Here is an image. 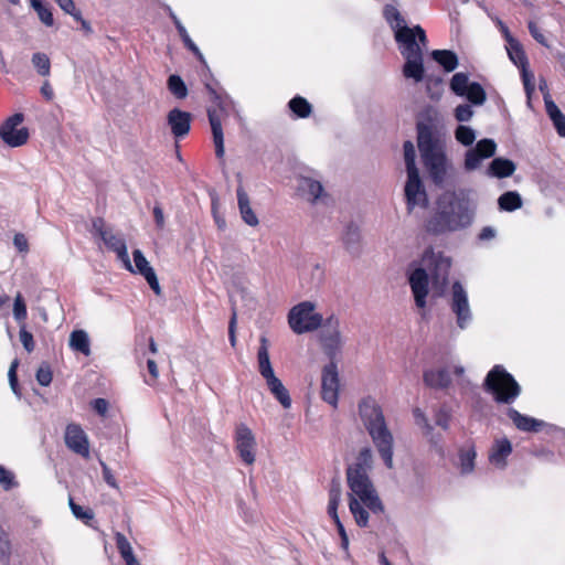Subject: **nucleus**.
<instances>
[{"instance_id":"obj_1","label":"nucleus","mask_w":565,"mask_h":565,"mask_svg":"<svg viewBox=\"0 0 565 565\" xmlns=\"http://www.w3.org/2000/svg\"><path fill=\"white\" fill-rule=\"evenodd\" d=\"M451 266L450 256L433 248L425 250L417 262L411 264L408 282L418 308H425L429 290L437 297L445 294Z\"/></svg>"},{"instance_id":"obj_2","label":"nucleus","mask_w":565,"mask_h":565,"mask_svg":"<svg viewBox=\"0 0 565 565\" xmlns=\"http://www.w3.org/2000/svg\"><path fill=\"white\" fill-rule=\"evenodd\" d=\"M473 194L465 189H449L438 195L435 213L427 221L426 227L434 233L458 231L469 226L475 216Z\"/></svg>"},{"instance_id":"obj_3","label":"nucleus","mask_w":565,"mask_h":565,"mask_svg":"<svg viewBox=\"0 0 565 565\" xmlns=\"http://www.w3.org/2000/svg\"><path fill=\"white\" fill-rule=\"evenodd\" d=\"M349 509L355 523L365 527L370 515L383 512L384 507L373 483H355L349 486Z\"/></svg>"},{"instance_id":"obj_4","label":"nucleus","mask_w":565,"mask_h":565,"mask_svg":"<svg viewBox=\"0 0 565 565\" xmlns=\"http://www.w3.org/2000/svg\"><path fill=\"white\" fill-rule=\"evenodd\" d=\"M417 146L430 178L436 183L443 182L448 169L443 143L433 138L431 130L428 127L419 126Z\"/></svg>"},{"instance_id":"obj_5","label":"nucleus","mask_w":565,"mask_h":565,"mask_svg":"<svg viewBox=\"0 0 565 565\" xmlns=\"http://www.w3.org/2000/svg\"><path fill=\"white\" fill-rule=\"evenodd\" d=\"M362 420L376 444L386 466L393 468L392 444L393 438L386 428L381 408L371 402H364L360 406Z\"/></svg>"},{"instance_id":"obj_6","label":"nucleus","mask_w":565,"mask_h":565,"mask_svg":"<svg viewBox=\"0 0 565 565\" xmlns=\"http://www.w3.org/2000/svg\"><path fill=\"white\" fill-rule=\"evenodd\" d=\"M286 321L289 330L295 335H303L320 330L324 318L316 301L302 300L289 308Z\"/></svg>"},{"instance_id":"obj_7","label":"nucleus","mask_w":565,"mask_h":565,"mask_svg":"<svg viewBox=\"0 0 565 565\" xmlns=\"http://www.w3.org/2000/svg\"><path fill=\"white\" fill-rule=\"evenodd\" d=\"M92 234L95 239L103 243L104 247L108 252H113L117 255V258L122 263L124 268L132 271V264L130 262L126 241L122 234L107 225L103 217H94L92 220Z\"/></svg>"},{"instance_id":"obj_8","label":"nucleus","mask_w":565,"mask_h":565,"mask_svg":"<svg viewBox=\"0 0 565 565\" xmlns=\"http://www.w3.org/2000/svg\"><path fill=\"white\" fill-rule=\"evenodd\" d=\"M320 386L321 398L332 408H337L341 391V380L338 363L333 359L321 369Z\"/></svg>"},{"instance_id":"obj_9","label":"nucleus","mask_w":565,"mask_h":565,"mask_svg":"<svg viewBox=\"0 0 565 565\" xmlns=\"http://www.w3.org/2000/svg\"><path fill=\"white\" fill-rule=\"evenodd\" d=\"M235 449L242 462L252 467L257 461L258 443L255 431L246 424H239L234 435Z\"/></svg>"},{"instance_id":"obj_10","label":"nucleus","mask_w":565,"mask_h":565,"mask_svg":"<svg viewBox=\"0 0 565 565\" xmlns=\"http://www.w3.org/2000/svg\"><path fill=\"white\" fill-rule=\"evenodd\" d=\"M486 384L500 402H510L519 395V385L514 379L498 367L488 374Z\"/></svg>"},{"instance_id":"obj_11","label":"nucleus","mask_w":565,"mask_h":565,"mask_svg":"<svg viewBox=\"0 0 565 565\" xmlns=\"http://www.w3.org/2000/svg\"><path fill=\"white\" fill-rule=\"evenodd\" d=\"M450 89L460 97H466L472 105L481 106L487 100V93L483 87L471 82L468 74L456 73L449 81Z\"/></svg>"},{"instance_id":"obj_12","label":"nucleus","mask_w":565,"mask_h":565,"mask_svg":"<svg viewBox=\"0 0 565 565\" xmlns=\"http://www.w3.org/2000/svg\"><path fill=\"white\" fill-rule=\"evenodd\" d=\"M318 335V342L321 345L323 352L333 356L341 350L344 343V337L341 328V322L338 318L331 316L323 322Z\"/></svg>"},{"instance_id":"obj_13","label":"nucleus","mask_w":565,"mask_h":565,"mask_svg":"<svg viewBox=\"0 0 565 565\" xmlns=\"http://www.w3.org/2000/svg\"><path fill=\"white\" fill-rule=\"evenodd\" d=\"M24 121L22 113H15L8 117L0 126L1 140L11 148H17L25 145L29 140L30 134L26 127H20Z\"/></svg>"},{"instance_id":"obj_14","label":"nucleus","mask_w":565,"mask_h":565,"mask_svg":"<svg viewBox=\"0 0 565 565\" xmlns=\"http://www.w3.org/2000/svg\"><path fill=\"white\" fill-rule=\"evenodd\" d=\"M394 38L399 45L402 56L424 54V46L426 45L427 39L422 26H407L406 29L396 32Z\"/></svg>"},{"instance_id":"obj_15","label":"nucleus","mask_w":565,"mask_h":565,"mask_svg":"<svg viewBox=\"0 0 565 565\" xmlns=\"http://www.w3.org/2000/svg\"><path fill=\"white\" fill-rule=\"evenodd\" d=\"M64 443L68 450L84 458H90L89 439L79 424L70 423L65 427Z\"/></svg>"},{"instance_id":"obj_16","label":"nucleus","mask_w":565,"mask_h":565,"mask_svg":"<svg viewBox=\"0 0 565 565\" xmlns=\"http://www.w3.org/2000/svg\"><path fill=\"white\" fill-rule=\"evenodd\" d=\"M405 196L407 201V210L409 213L415 212L417 209H426L428 205V198L422 179L418 173H407L405 183Z\"/></svg>"},{"instance_id":"obj_17","label":"nucleus","mask_w":565,"mask_h":565,"mask_svg":"<svg viewBox=\"0 0 565 565\" xmlns=\"http://www.w3.org/2000/svg\"><path fill=\"white\" fill-rule=\"evenodd\" d=\"M497 151V143L492 139H481L466 152L463 168L466 171H475L482 164V160L491 158Z\"/></svg>"},{"instance_id":"obj_18","label":"nucleus","mask_w":565,"mask_h":565,"mask_svg":"<svg viewBox=\"0 0 565 565\" xmlns=\"http://www.w3.org/2000/svg\"><path fill=\"white\" fill-rule=\"evenodd\" d=\"M373 465L372 452L370 449H362L355 461L349 467L347 472L348 486L360 484V483H372L367 472L371 470Z\"/></svg>"},{"instance_id":"obj_19","label":"nucleus","mask_w":565,"mask_h":565,"mask_svg":"<svg viewBox=\"0 0 565 565\" xmlns=\"http://www.w3.org/2000/svg\"><path fill=\"white\" fill-rule=\"evenodd\" d=\"M405 63L402 67V74L406 79L414 84L420 83L425 77L424 54L403 56Z\"/></svg>"},{"instance_id":"obj_20","label":"nucleus","mask_w":565,"mask_h":565,"mask_svg":"<svg viewBox=\"0 0 565 565\" xmlns=\"http://www.w3.org/2000/svg\"><path fill=\"white\" fill-rule=\"evenodd\" d=\"M452 308L458 317L460 327L469 318V303L467 292L459 282H455L451 288Z\"/></svg>"},{"instance_id":"obj_21","label":"nucleus","mask_w":565,"mask_h":565,"mask_svg":"<svg viewBox=\"0 0 565 565\" xmlns=\"http://www.w3.org/2000/svg\"><path fill=\"white\" fill-rule=\"evenodd\" d=\"M298 191L303 199L311 203L322 201L327 196L322 184L307 177L299 180Z\"/></svg>"},{"instance_id":"obj_22","label":"nucleus","mask_w":565,"mask_h":565,"mask_svg":"<svg viewBox=\"0 0 565 565\" xmlns=\"http://www.w3.org/2000/svg\"><path fill=\"white\" fill-rule=\"evenodd\" d=\"M191 115L180 109H172L168 115V124L175 137H183L190 130Z\"/></svg>"},{"instance_id":"obj_23","label":"nucleus","mask_w":565,"mask_h":565,"mask_svg":"<svg viewBox=\"0 0 565 565\" xmlns=\"http://www.w3.org/2000/svg\"><path fill=\"white\" fill-rule=\"evenodd\" d=\"M505 41L508 43L507 51L510 60L521 68L529 66V62L525 55V52L520 44L509 32L507 28L502 29Z\"/></svg>"},{"instance_id":"obj_24","label":"nucleus","mask_w":565,"mask_h":565,"mask_svg":"<svg viewBox=\"0 0 565 565\" xmlns=\"http://www.w3.org/2000/svg\"><path fill=\"white\" fill-rule=\"evenodd\" d=\"M266 386L269 392L274 395V397L279 402V404L285 408L289 409L291 407V397L289 395L288 390L284 385L278 376H273L270 379L265 380Z\"/></svg>"},{"instance_id":"obj_25","label":"nucleus","mask_w":565,"mask_h":565,"mask_svg":"<svg viewBox=\"0 0 565 565\" xmlns=\"http://www.w3.org/2000/svg\"><path fill=\"white\" fill-rule=\"evenodd\" d=\"M257 364L258 371L264 380L276 376L275 370L270 361L268 341L266 338H263L260 340V347L257 352Z\"/></svg>"},{"instance_id":"obj_26","label":"nucleus","mask_w":565,"mask_h":565,"mask_svg":"<svg viewBox=\"0 0 565 565\" xmlns=\"http://www.w3.org/2000/svg\"><path fill=\"white\" fill-rule=\"evenodd\" d=\"M424 382L430 387H448L451 383L449 372L444 367H435L425 371Z\"/></svg>"},{"instance_id":"obj_27","label":"nucleus","mask_w":565,"mask_h":565,"mask_svg":"<svg viewBox=\"0 0 565 565\" xmlns=\"http://www.w3.org/2000/svg\"><path fill=\"white\" fill-rule=\"evenodd\" d=\"M238 207L244 222L250 226L256 227L259 224V220L252 207L247 193L243 190L237 191Z\"/></svg>"},{"instance_id":"obj_28","label":"nucleus","mask_w":565,"mask_h":565,"mask_svg":"<svg viewBox=\"0 0 565 565\" xmlns=\"http://www.w3.org/2000/svg\"><path fill=\"white\" fill-rule=\"evenodd\" d=\"M515 163L510 159L495 158L488 167V174L495 178H508L515 172Z\"/></svg>"},{"instance_id":"obj_29","label":"nucleus","mask_w":565,"mask_h":565,"mask_svg":"<svg viewBox=\"0 0 565 565\" xmlns=\"http://www.w3.org/2000/svg\"><path fill=\"white\" fill-rule=\"evenodd\" d=\"M545 108L546 113L553 121L558 135L565 138V116L556 104L545 95Z\"/></svg>"},{"instance_id":"obj_30","label":"nucleus","mask_w":565,"mask_h":565,"mask_svg":"<svg viewBox=\"0 0 565 565\" xmlns=\"http://www.w3.org/2000/svg\"><path fill=\"white\" fill-rule=\"evenodd\" d=\"M512 447L508 439H500L493 446L492 452L490 455V461L497 467H504L505 459L511 454Z\"/></svg>"},{"instance_id":"obj_31","label":"nucleus","mask_w":565,"mask_h":565,"mask_svg":"<svg viewBox=\"0 0 565 565\" xmlns=\"http://www.w3.org/2000/svg\"><path fill=\"white\" fill-rule=\"evenodd\" d=\"M383 15L386 22L390 24L391 29L393 30L394 34H396V32H399V30H404L407 28L405 19L403 18L402 13L395 6H385L383 10Z\"/></svg>"},{"instance_id":"obj_32","label":"nucleus","mask_w":565,"mask_h":565,"mask_svg":"<svg viewBox=\"0 0 565 565\" xmlns=\"http://www.w3.org/2000/svg\"><path fill=\"white\" fill-rule=\"evenodd\" d=\"M115 541L117 550L120 553L121 557L125 559L126 565H140L138 559L134 555L132 547L129 541L122 533L117 532L115 535Z\"/></svg>"},{"instance_id":"obj_33","label":"nucleus","mask_w":565,"mask_h":565,"mask_svg":"<svg viewBox=\"0 0 565 565\" xmlns=\"http://www.w3.org/2000/svg\"><path fill=\"white\" fill-rule=\"evenodd\" d=\"M209 117L216 148V154L217 157H222L224 154V138L222 131V122L220 117L214 111H209Z\"/></svg>"},{"instance_id":"obj_34","label":"nucleus","mask_w":565,"mask_h":565,"mask_svg":"<svg viewBox=\"0 0 565 565\" xmlns=\"http://www.w3.org/2000/svg\"><path fill=\"white\" fill-rule=\"evenodd\" d=\"M431 56L446 72H452L458 66V57L452 51L436 50L431 53Z\"/></svg>"},{"instance_id":"obj_35","label":"nucleus","mask_w":565,"mask_h":565,"mask_svg":"<svg viewBox=\"0 0 565 565\" xmlns=\"http://www.w3.org/2000/svg\"><path fill=\"white\" fill-rule=\"evenodd\" d=\"M70 347L86 356L90 354L89 339L84 330H74L71 333Z\"/></svg>"},{"instance_id":"obj_36","label":"nucleus","mask_w":565,"mask_h":565,"mask_svg":"<svg viewBox=\"0 0 565 565\" xmlns=\"http://www.w3.org/2000/svg\"><path fill=\"white\" fill-rule=\"evenodd\" d=\"M498 204L501 210L512 212L522 207L523 201L521 195L515 191H508L503 193L499 200Z\"/></svg>"},{"instance_id":"obj_37","label":"nucleus","mask_w":565,"mask_h":565,"mask_svg":"<svg viewBox=\"0 0 565 565\" xmlns=\"http://www.w3.org/2000/svg\"><path fill=\"white\" fill-rule=\"evenodd\" d=\"M31 7L38 13L40 21L46 26H53L54 18L52 11L47 4L43 2V0H30Z\"/></svg>"},{"instance_id":"obj_38","label":"nucleus","mask_w":565,"mask_h":565,"mask_svg":"<svg viewBox=\"0 0 565 565\" xmlns=\"http://www.w3.org/2000/svg\"><path fill=\"white\" fill-rule=\"evenodd\" d=\"M509 414L515 426L522 430H536L541 426L535 419L525 417L516 411H510Z\"/></svg>"},{"instance_id":"obj_39","label":"nucleus","mask_w":565,"mask_h":565,"mask_svg":"<svg viewBox=\"0 0 565 565\" xmlns=\"http://www.w3.org/2000/svg\"><path fill=\"white\" fill-rule=\"evenodd\" d=\"M143 278L148 282L150 288L153 290L156 296L160 297L162 295V288L160 286L158 276H157L154 269L151 266H149V264L146 262L145 258H143Z\"/></svg>"},{"instance_id":"obj_40","label":"nucleus","mask_w":565,"mask_h":565,"mask_svg":"<svg viewBox=\"0 0 565 565\" xmlns=\"http://www.w3.org/2000/svg\"><path fill=\"white\" fill-rule=\"evenodd\" d=\"M32 64L36 68L38 73L42 76H49L51 72V62L45 53H34L32 55Z\"/></svg>"},{"instance_id":"obj_41","label":"nucleus","mask_w":565,"mask_h":565,"mask_svg":"<svg viewBox=\"0 0 565 565\" xmlns=\"http://www.w3.org/2000/svg\"><path fill=\"white\" fill-rule=\"evenodd\" d=\"M404 159L406 163L407 173H418V169L416 167V151L413 142L406 141L404 143Z\"/></svg>"},{"instance_id":"obj_42","label":"nucleus","mask_w":565,"mask_h":565,"mask_svg":"<svg viewBox=\"0 0 565 565\" xmlns=\"http://www.w3.org/2000/svg\"><path fill=\"white\" fill-rule=\"evenodd\" d=\"M404 159L406 163L407 173H418V169L416 167V151L413 142L406 141L404 143Z\"/></svg>"},{"instance_id":"obj_43","label":"nucleus","mask_w":565,"mask_h":565,"mask_svg":"<svg viewBox=\"0 0 565 565\" xmlns=\"http://www.w3.org/2000/svg\"><path fill=\"white\" fill-rule=\"evenodd\" d=\"M476 451L472 448L461 450L460 470L462 473H470L475 469Z\"/></svg>"},{"instance_id":"obj_44","label":"nucleus","mask_w":565,"mask_h":565,"mask_svg":"<svg viewBox=\"0 0 565 565\" xmlns=\"http://www.w3.org/2000/svg\"><path fill=\"white\" fill-rule=\"evenodd\" d=\"M455 137L456 140L463 146H471L476 140V134L473 129L462 125L456 129Z\"/></svg>"},{"instance_id":"obj_45","label":"nucleus","mask_w":565,"mask_h":565,"mask_svg":"<svg viewBox=\"0 0 565 565\" xmlns=\"http://www.w3.org/2000/svg\"><path fill=\"white\" fill-rule=\"evenodd\" d=\"M289 106L291 110L299 117H308L311 113V106L306 99L301 97L291 99Z\"/></svg>"},{"instance_id":"obj_46","label":"nucleus","mask_w":565,"mask_h":565,"mask_svg":"<svg viewBox=\"0 0 565 565\" xmlns=\"http://www.w3.org/2000/svg\"><path fill=\"white\" fill-rule=\"evenodd\" d=\"M13 316L14 319L21 324L24 323V320L26 319L28 316L26 305L23 299V296L20 292H18V295L14 298Z\"/></svg>"},{"instance_id":"obj_47","label":"nucleus","mask_w":565,"mask_h":565,"mask_svg":"<svg viewBox=\"0 0 565 565\" xmlns=\"http://www.w3.org/2000/svg\"><path fill=\"white\" fill-rule=\"evenodd\" d=\"M11 557V542L4 530L0 533V563L9 565Z\"/></svg>"},{"instance_id":"obj_48","label":"nucleus","mask_w":565,"mask_h":565,"mask_svg":"<svg viewBox=\"0 0 565 565\" xmlns=\"http://www.w3.org/2000/svg\"><path fill=\"white\" fill-rule=\"evenodd\" d=\"M72 513L79 520H82L85 524H88L89 521L94 519V513L90 509L84 510L81 505L76 504L73 498H70L68 501Z\"/></svg>"},{"instance_id":"obj_49","label":"nucleus","mask_w":565,"mask_h":565,"mask_svg":"<svg viewBox=\"0 0 565 565\" xmlns=\"http://www.w3.org/2000/svg\"><path fill=\"white\" fill-rule=\"evenodd\" d=\"M169 88L178 98H184L188 95L184 82L177 75L170 76Z\"/></svg>"},{"instance_id":"obj_50","label":"nucleus","mask_w":565,"mask_h":565,"mask_svg":"<svg viewBox=\"0 0 565 565\" xmlns=\"http://www.w3.org/2000/svg\"><path fill=\"white\" fill-rule=\"evenodd\" d=\"M19 338L26 352L31 353L34 351L35 342L33 339V334L26 330L25 323H22L20 326Z\"/></svg>"},{"instance_id":"obj_51","label":"nucleus","mask_w":565,"mask_h":565,"mask_svg":"<svg viewBox=\"0 0 565 565\" xmlns=\"http://www.w3.org/2000/svg\"><path fill=\"white\" fill-rule=\"evenodd\" d=\"M0 484L6 491L11 490L18 486V482L14 479V475L3 466H0Z\"/></svg>"},{"instance_id":"obj_52","label":"nucleus","mask_w":565,"mask_h":565,"mask_svg":"<svg viewBox=\"0 0 565 565\" xmlns=\"http://www.w3.org/2000/svg\"><path fill=\"white\" fill-rule=\"evenodd\" d=\"M340 500H341L340 490H333L330 495L328 511L331 514L334 523L340 522V518L338 514V507L340 504Z\"/></svg>"},{"instance_id":"obj_53","label":"nucleus","mask_w":565,"mask_h":565,"mask_svg":"<svg viewBox=\"0 0 565 565\" xmlns=\"http://www.w3.org/2000/svg\"><path fill=\"white\" fill-rule=\"evenodd\" d=\"M473 109L466 104L458 105L454 110L455 118L458 121H469L473 117Z\"/></svg>"},{"instance_id":"obj_54","label":"nucleus","mask_w":565,"mask_h":565,"mask_svg":"<svg viewBox=\"0 0 565 565\" xmlns=\"http://www.w3.org/2000/svg\"><path fill=\"white\" fill-rule=\"evenodd\" d=\"M53 374L49 365H42L36 371V381L42 386H49L52 382Z\"/></svg>"},{"instance_id":"obj_55","label":"nucleus","mask_w":565,"mask_h":565,"mask_svg":"<svg viewBox=\"0 0 565 565\" xmlns=\"http://www.w3.org/2000/svg\"><path fill=\"white\" fill-rule=\"evenodd\" d=\"M18 366H19V360L14 359L11 362V365L9 367L8 377H9V383H10V386H11L12 391L17 395H20L19 383H18V375H17Z\"/></svg>"},{"instance_id":"obj_56","label":"nucleus","mask_w":565,"mask_h":565,"mask_svg":"<svg viewBox=\"0 0 565 565\" xmlns=\"http://www.w3.org/2000/svg\"><path fill=\"white\" fill-rule=\"evenodd\" d=\"M521 74H522V79H523L524 88L526 92V96L529 99H531L532 94L534 92L533 74L529 70V66L521 68Z\"/></svg>"},{"instance_id":"obj_57","label":"nucleus","mask_w":565,"mask_h":565,"mask_svg":"<svg viewBox=\"0 0 565 565\" xmlns=\"http://www.w3.org/2000/svg\"><path fill=\"white\" fill-rule=\"evenodd\" d=\"M413 413L416 424L420 426L423 429H425L427 433H430L431 426L425 412L422 408H415Z\"/></svg>"},{"instance_id":"obj_58","label":"nucleus","mask_w":565,"mask_h":565,"mask_svg":"<svg viewBox=\"0 0 565 565\" xmlns=\"http://www.w3.org/2000/svg\"><path fill=\"white\" fill-rule=\"evenodd\" d=\"M13 245L20 252L26 254L29 252V242L24 234L17 233L13 237Z\"/></svg>"},{"instance_id":"obj_59","label":"nucleus","mask_w":565,"mask_h":565,"mask_svg":"<svg viewBox=\"0 0 565 565\" xmlns=\"http://www.w3.org/2000/svg\"><path fill=\"white\" fill-rule=\"evenodd\" d=\"M55 2L65 13L72 15L73 18L76 15V13L81 12L76 9L75 2L73 0H55Z\"/></svg>"},{"instance_id":"obj_60","label":"nucleus","mask_w":565,"mask_h":565,"mask_svg":"<svg viewBox=\"0 0 565 565\" xmlns=\"http://www.w3.org/2000/svg\"><path fill=\"white\" fill-rule=\"evenodd\" d=\"M529 30L531 35L542 45L548 46L546 42V38L543 32L540 30L539 25L535 22L529 23Z\"/></svg>"},{"instance_id":"obj_61","label":"nucleus","mask_w":565,"mask_h":565,"mask_svg":"<svg viewBox=\"0 0 565 565\" xmlns=\"http://www.w3.org/2000/svg\"><path fill=\"white\" fill-rule=\"evenodd\" d=\"M108 401L105 398H95L92 402L93 409L100 416H105L108 411Z\"/></svg>"},{"instance_id":"obj_62","label":"nucleus","mask_w":565,"mask_h":565,"mask_svg":"<svg viewBox=\"0 0 565 565\" xmlns=\"http://www.w3.org/2000/svg\"><path fill=\"white\" fill-rule=\"evenodd\" d=\"M100 466H102L103 478H104L105 482L113 488H117V482H116L115 476L113 475L110 468L103 461H100Z\"/></svg>"},{"instance_id":"obj_63","label":"nucleus","mask_w":565,"mask_h":565,"mask_svg":"<svg viewBox=\"0 0 565 565\" xmlns=\"http://www.w3.org/2000/svg\"><path fill=\"white\" fill-rule=\"evenodd\" d=\"M337 524V527H338V532L341 536V546L344 551H348L349 550V536L345 532V529L342 524V522L340 521L339 523H335Z\"/></svg>"},{"instance_id":"obj_64","label":"nucleus","mask_w":565,"mask_h":565,"mask_svg":"<svg viewBox=\"0 0 565 565\" xmlns=\"http://www.w3.org/2000/svg\"><path fill=\"white\" fill-rule=\"evenodd\" d=\"M74 20L81 23V28L86 35L93 32L90 23L82 17L81 12L76 13Z\"/></svg>"}]
</instances>
